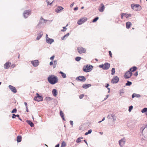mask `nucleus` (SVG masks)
Listing matches in <instances>:
<instances>
[{
	"label": "nucleus",
	"mask_w": 147,
	"mask_h": 147,
	"mask_svg": "<svg viewBox=\"0 0 147 147\" xmlns=\"http://www.w3.org/2000/svg\"><path fill=\"white\" fill-rule=\"evenodd\" d=\"M48 80L50 84H54L58 82V79L57 76L54 75H51L48 77Z\"/></svg>",
	"instance_id": "obj_1"
},
{
	"label": "nucleus",
	"mask_w": 147,
	"mask_h": 147,
	"mask_svg": "<svg viewBox=\"0 0 147 147\" xmlns=\"http://www.w3.org/2000/svg\"><path fill=\"white\" fill-rule=\"evenodd\" d=\"M131 8L135 11H139L142 9L141 7L138 4H133L131 5Z\"/></svg>",
	"instance_id": "obj_2"
},
{
	"label": "nucleus",
	"mask_w": 147,
	"mask_h": 147,
	"mask_svg": "<svg viewBox=\"0 0 147 147\" xmlns=\"http://www.w3.org/2000/svg\"><path fill=\"white\" fill-rule=\"evenodd\" d=\"M93 68V66L90 65H86V66L84 67L83 70L85 72H88L90 71Z\"/></svg>",
	"instance_id": "obj_3"
},
{
	"label": "nucleus",
	"mask_w": 147,
	"mask_h": 147,
	"mask_svg": "<svg viewBox=\"0 0 147 147\" xmlns=\"http://www.w3.org/2000/svg\"><path fill=\"white\" fill-rule=\"evenodd\" d=\"M77 50L80 54L85 53L86 51V50L85 48L81 46L77 47Z\"/></svg>",
	"instance_id": "obj_4"
},
{
	"label": "nucleus",
	"mask_w": 147,
	"mask_h": 147,
	"mask_svg": "<svg viewBox=\"0 0 147 147\" xmlns=\"http://www.w3.org/2000/svg\"><path fill=\"white\" fill-rule=\"evenodd\" d=\"M99 67L104 70H107L110 67V64L107 63H105L104 64L100 65Z\"/></svg>",
	"instance_id": "obj_5"
},
{
	"label": "nucleus",
	"mask_w": 147,
	"mask_h": 147,
	"mask_svg": "<svg viewBox=\"0 0 147 147\" xmlns=\"http://www.w3.org/2000/svg\"><path fill=\"white\" fill-rule=\"evenodd\" d=\"M31 11L30 10H26L24 11L23 13V15L24 18H27L30 15Z\"/></svg>",
	"instance_id": "obj_6"
},
{
	"label": "nucleus",
	"mask_w": 147,
	"mask_h": 147,
	"mask_svg": "<svg viewBox=\"0 0 147 147\" xmlns=\"http://www.w3.org/2000/svg\"><path fill=\"white\" fill-rule=\"evenodd\" d=\"M125 141L126 140L125 138H122L119 141V143L121 147H123L124 146Z\"/></svg>",
	"instance_id": "obj_7"
},
{
	"label": "nucleus",
	"mask_w": 147,
	"mask_h": 147,
	"mask_svg": "<svg viewBox=\"0 0 147 147\" xmlns=\"http://www.w3.org/2000/svg\"><path fill=\"white\" fill-rule=\"evenodd\" d=\"M76 80L81 82H84L86 80V78L83 76H79L76 78Z\"/></svg>",
	"instance_id": "obj_8"
},
{
	"label": "nucleus",
	"mask_w": 147,
	"mask_h": 147,
	"mask_svg": "<svg viewBox=\"0 0 147 147\" xmlns=\"http://www.w3.org/2000/svg\"><path fill=\"white\" fill-rule=\"evenodd\" d=\"M37 96L35 97L34 100L37 101H40L42 100L43 98L42 96L39 95L38 93H36Z\"/></svg>",
	"instance_id": "obj_9"
},
{
	"label": "nucleus",
	"mask_w": 147,
	"mask_h": 147,
	"mask_svg": "<svg viewBox=\"0 0 147 147\" xmlns=\"http://www.w3.org/2000/svg\"><path fill=\"white\" fill-rule=\"evenodd\" d=\"M119 80V78L117 76L114 77L111 80V83L113 84H116L117 83Z\"/></svg>",
	"instance_id": "obj_10"
},
{
	"label": "nucleus",
	"mask_w": 147,
	"mask_h": 147,
	"mask_svg": "<svg viewBox=\"0 0 147 147\" xmlns=\"http://www.w3.org/2000/svg\"><path fill=\"white\" fill-rule=\"evenodd\" d=\"M132 74V73L129 71H127L125 73V79H128L131 77Z\"/></svg>",
	"instance_id": "obj_11"
},
{
	"label": "nucleus",
	"mask_w": 147,
	"mask_h": 147,
	"mask_svg": "<svg viewBox=\"0 0 147 147\" xmlns=\"http://www.w3.org/2000/svg\"><path fill=\"white\" fill-rule=\"evenodd\" d=\"M105 8V7L103 3H101L99 6L98 9L100 12H103Z\"/></svg>",
	"instance_id": "obj_12"
},
{
	"label": "nucleus",
	"mask_w": 147,
	"mask_h": 147,
	"mask_svg": "<svg viewBox=\"0 0 147 147\" xmlns=\"http://www.w3.org/2000/svg\"><path fill=\"white\" fill-rule=\"evenodd\" d=\"M63 9V8L62 7L58 6L55 8V11L56 12L59 13L61 12Z\"/></svg>",
	"instance_id": "obj_13"
},
{
	"label": "nucleus",
	"mask_w": 147,
	"mask_h": 147,
	"mask_svg": "<svg viewBox=\"0 0 147 147\" xmlns=\"http://www.w3.org/2000/svg\"><path fill=\"white\" fill-rule=\"evenodd\" d=\"M31 63L34 66L36 67L39 65V61L38 60H35L31 61Z\"/></svg>",
	"instance_id": "obj_14"
},
{
	"label": "nucleus",
	"mask_w": 147,
	"mask_h": 147,
	"mask_svg": "<svg viewBox=\"0 0 147 147\" xmlns=\"http://www.w3.org/2000/svg\"><path fill=\"white\" fill-rule=\"evenodd\" d=\"M9 88L13 92L16 93L17 92V91L16 88L13 86L9 85Z\"/></svg>",
	"instance_id": "obj_15"
},
{
	"label": "nucleus",
	"mask_w": 147,
	"mask_h": 147,
	"mask_svg": "<svg viewBox=\"0 0 147 147\" xmlns=\"http://www.w3.org/2000/svg\"><path fill=\"white\" fill-rule=\"evenodd\" d=\"M11 65V63L10 62L8 61L4 65V68L6 69H8Z\"/></svg>",
	"instance_id": "obj_16"
},
{
	"label": "nucleus",
	"mask_w": 147,
	"mask_h": 147,
	"mask_svg": "<svg viewBox=\"0 0 147 147\" xmlns=\"http://www.w3.org/2000/svg\"><path fill=\"white\" fill-rule=\"evenodd\" d=\"M86 20L87 19H80L78 20L77 23L78 25H80L85 22Z\"/></svg>",
	"instance_id": "obj_17"
},
{
	"label": "nucleus",
	"mask_w": 147,
	"mask_h": 147,
	"mask_svg": "<svg viewBox=\"0 0 147 147\" xmlns=\"http://www.w3.org/2000/svg\"><path fill=\"white\" fill-rule=\"evenodd\" d=\"M121 18H127L131 16V14H127V13H122L121 15Z\"/></svg>",
	"instance_id": "obj_18"
},
{
	"label": "nucleus",
	"mask_w": 147,
	"mask_h": 147,
	"mask_svg": "<svg viewBox=\"0 0 147 147\" xmlns=\"http://www.w3.org/2000/svg\"><path fill=\"white\" fill-rule=\"evenodd\" d=\"M140 130L141 132L142 133H143L144 132H145V131H147V126H143L140 129Z\"/></svg>",
	"instance_id": "obj_19"
},
{
	"label": "nucleus",
	"mask_w": 147,
	"mask_h": 147,
	"mask_svg": "<svg viewBox=\"0 0 147 147\" xmlns=\"http://www.w3.org/2000/svg\"><path fill=\"white\" fill-rule=\"evenodd\" d=\"M91 86V85L90 84H84L82 85V88L84 89H87L89 87H90Z\"/></svg>",
	"instance_id": "obj_20"
},
{
	"label": "nucleus",
	"mask_w": 147,
	"mask_h": 147,
	"mask_svg": "<svg viewBox=\"0 0 147 147\" xmlns=\"http://www.w3.org/2000/svg\"><path fill=\"white\" fill-rule=\"evenodd\" d=\"M46 40L47 43L50 44H51L54 41L53 39L50 38H47Z\"/></svg>",
	"instance_id": "obj_21"
},
{
	"label": "nucleus",
	"mask_w": 147,
	"mask_h": 147,
	"mask_svg": "<svg viewBox=\"0 0 147 147\" xmlns=\"http://www.w3.org/2000/svg\"><path fill=\"white\" fill-rule=\"evenodd\" d=\"M141 96L140 94L136 93H134L132 95V98H134V97L140 98Z\"/></svg>",
	"instance_id": "obj_22"
},
{
	"label": "nucleus",
	"mask_w": 147,
	"mask_h": 147,
	"mask_svg": "<svg viewBox=\"0 0 147 147\" xmlns=\"http://www.w3.org/2000/svg\"><path fill=\"white\" fill-rule=\"evenodd\" d=\"M137 67L136 66H133L131 67V68L129 70V71H130L132 72H134L137 69Z\"/></svg>",
	"instance_id": "obj_23"
},
{
	"label": "nucleus",
	"mask_w": 147,
	"mask_h": 147,
	"mask_svg": "<svg viewBox=\"0 0 147 147\" xmlns=\"http://www.w3.org/2000/svg\"><path fill=\"white\" fill-rule=\"evenodd\" d=\"M52 94L53 95L55 96H56L57 95V92L56 89H54L53 90Z\"/></svg>",
	"instance_id": "obj_24"
},
{
	"label": "nucleus",
	"mask_w": 147,
	"mask_h": 147,
	"mask_svg": "<svg viewBox=\"0 0 147 147\" xmlns=\"http://www.w3.org/2000/svg\"><path fill=\"white\" fill-rule=\"evenodd\" d=\"M43 35V32H41L38 35V36L36 38V39L38 40H39L42 37Z\"/></svg>",
	"instance_id": "obj_25"
},
{
	"label": "nucleus",
	"mask_w": 147,
	"mask_h": 147,
	"mask_svg": "<svg viewBox=\"0 0 147 147\" xmlns=\"http://www.w3.org/2000/svg\"><path fill=\"white\" fill-rule=\"evenodd\" d=\"M131 24L130 22H127L126 23V28H127L129 29V28L131 26Z\"/></svg>",
	"instance_id": "obj_26"
},
{
	"label": "nucleus",
	"mask_w": 147,
	"mask_h": 147,
	"mask_svg": "<svg viewBox=\"0 0 147 147\" xmlns=\"http://www.w3.org/2000/svg\"><path fill=\"white\" fill-rule=\"evenodd\" d=\"M22 140V137L20 136H18L17 137V141L18 142H20Z\"/></svg>",
	"instance_id": "obj_27"
},
{
	"label": "nucleus",
	"mask_w": 147,
	"mask_h": 147,
	"mask_svg": "<svg viewBox=\"0 0 147 147\" xmlns=\"http://www.w3.org/2000/svg\"><path fill=\"white\" fill-rule=\"evenodd\" d=\"M83 138L82 137L78 138L76 140V142L77 143H79L82 141L81 140L83 139Z\"/></svg>",
	"instance_id": "obj_28"
},
{
	"label": "nucleus",
	"mask_w": 147,
	"mask_h": 147,
	"mask_svg": "<svg viewBox=\"0 0 147 147\" xmlns=\"http://www.w3.org/2000/svg\"><path fill=\"white\" fill-rule=\"evenodd\" d=\"M47 5H51L53 2V0H46Z\"/></svg>",
	"instance_id": "obj_29"
},
{
	"label": "nucleus",
	"mask_w": 147,
	"mask_h": 147,
	"mask_svg": "<svg viewBox=\"0 0 147 147\" xmlns=\"http://www.w3.org/2000/svg\"><path fill=\"white\" fill-rule=\"evenodd\" d=\"M27 122L28 124L30 125L31 127H32L34 126V124L30 121L28 120Z\"/></svg>",
	"instance_id": "obj_30"
},
{
	"label": "nucleus",
	"mask_w": 147,
	"mask_h": 147,
	"mask_svg": "<svg viewBox=\"0 0 147 147\" xmlns=\"http://www.w3.org/2000/svg\"><path fill=\"white\" fill-rule=\"evenodd\" d=\"M57 60H54L53 61V67L54 68H55L57 64Z\"/></svg>",
	"instance_id": "obj_31"
},
{
	"label": "nucleus",
	"mask_w": 147,
	"mask_h": 147,
	"mask_svg": "<svg viewBox=\"0 0 147 147\" xmlns=\"http://www.w3.org/2000/svg\"><path fill=\"white\" fill-rule=\"evenodd\" d=\"M132 82H131L127 81V82L125 84L126 86H130L132 84Z\"/></svg>",
	"instance_id": "obj_32"
},
{
	"label": "nucleus",
	"mask_w": 147,
	"mask_h": 147,
	"mask_svg": "<svg viewBox=\"0 0 147 147\" xmlns=\"http://www.w3.org/2000/svg\"><path fill=\"white\" fill-rule=\"evenodd\" d=\"M60 114L61 116L62 117L63 119L64 120V118L63 116V113L61 111H60Z\"/></svg>",
	"instance_id": "obj_33"
},
{
	"label": "nucleus",
	"mask_w": 147,
	"mask_h": 147,
	"mask_svg": "<svg viewBox=\"0 0 147 147\" xmlns=\"http://www.w3.org/2000/svg\"><path fill=\"white\" fill-rule=\"evenodd\" d=\"M124 92V90L123 89H122L121 90H119V94L121 96H122Z\"/></svg>",
	"instance_id": "obj_34"
},
{
	"label": "nucleus",
	"mask_w": 147,
	"mask_h": 147,
	"mask_svg": "<svg viewBox=\"0 0 147 147\" xmlns=\"http://www.w3.org/2000/svg\"><path fill=\"white\" fill-rule=\"evenodd\" d=\"M92 132V129H89V130H88V132L85 133V135H88V134H90Z\"/></svg>",
	"instance_id": "obj_35"
},
{
	"label": "nucleus",
	"mask_w": 147,
	"mask_h": 147,
	"mask_svg": "<svg viewBox=\"0 0 147 147\" xmlns=\"http://www.w3.org/2000/svg\"><path fill=\"white\" fill-rule=\"evenodd\" d=\"M115 69L114 68H112V70H111V74L112 75H113L115 74Z\"/></svg>",
	"instance_id": "obj_36"
},
{
	"label": "nucleus",
	"mask_w": 147,
	"mask_h": 147,
	"mask_svg": "<svg viewBox=\"0 0 147 147\" xmlns=\"http://www.w3.org/2000/svg\"><path fill=\"white\" fill-rule=\"evenodd\" d=\"M81 59V57H77L75 58V59L76 61H78L80 60Z\"/></svg>",
	"instance_id": "obj_37"
},
{
	"label": "nucleus",
	"mask_w": 147,
	"mask_h": 147,
	"mask_svg": "<svg viewBox=\"0 0 147 147\" xmlns=\"http://www.w3.org/2000/svg\"><path fill=\"white\" fill-rule=\"evenodd\" d=\"M143 113L146 112H147V108H144L143 109H142L141 111Z\"/></svg>",
	"instance_id": "obj_38"
},
{
	"label": "nucleus",
	"mask_w": 147,
	"mask_h": 147,
	"mask_svg": "<svg viewBox=\"0 0 147 147\" xmlns=\"http://www.w3.org/2000/svg\"><path fill=\"white\" fill-rule=\"evenodd\" d=\"M113 115L112 114H110L108 115L107 116V118L109 119H111L112 118V117H113Z\"/></svg>",
	"instance_id": "obj_39"
},
{
	"label": "nucleus",
	"mask_w": 147,
	"mask_h": 147,
	"mask_svg": "<svg viewBox=\"0 0 147 147\" xmlns=\"http://www.w3.org/2000/svg\"><path fill=\"white\" fill-rule=\"evenodd\" d=\"M133 107L132 105H131V106H130L129 107L128 111L129 112H130L131 111L132 109H133Z\"/></svg>",
	"instance_id": "obj_40"
},
{
	"label": "nucleus",
	"mask_w": 147,
	"mask_h": 147,
	"mask_svg": "<svg viewBox=\"0 0 147 147\" xmlns=\"http://www.w3.org/2000/svg\"><path fill=\"white\" fill-rule=\"evenodd\" d=\"M16 111H17V109H16V108L15 109H13V110L11 111V113H16Z\"/></svg>",
	"instance_id": "obj_41"
},
{
	"label": "nucleus",
	"mask_w": 147,
	"mask_h": 147,
	"mask_svg": "<svg viewBox=\"0 0 147 147\" xmlns=\"http://www.w3.org/2000/svg\"><path fill=\"white\" fill-rule=\"evenodd\" d=\"M84 96V95L83 94H82L80 95L79 96L80 98V99H82L83 97Z\"/></svg>",
	"instance_id": "obj_42"
},
{
	"label": "nucleus",
	"mask_w": 147,
	"mask_h": 147,
	"mask_svg": "<svg viewBox=\"0 0 147 147\" xmlns=\"http://www.w3.org/2000/svg\"><path fill=\"white\" fill-rule=\"evenodd\" d=\"M112 118L113 119V121H115L116 120V118L115 116L114 115H113V117H112Z\"/></svg>",
	"instance_id": "obj_43"
},
{
	"label": "nucleus",
	"mask_w": 147,
	"mask_h": 147,
	"mask_svg": "<svg viewBox=\"0 0 147 147\" xmlns=\"http://www.w3.org/2000/svg\"><path fill=\"white\" fill-rule=\"evenodd\" d=\"M59 73L61 74H62V76L63 78H64V75L63 72L61 71H60Z\"/></svg>",
	"instance_id": "obj_44"
},
{
	"label": "nucleus",
	"mask_w": 147,
	"mask_h": 147,
	"mask_svg": "<svg viewBox=\"0 0 147 147\" xmlns=\"http://www.w3.org/2000/svg\"><path fill=\"white\" fill-rule=\"evenodd\" d=\"M55 57V56L53 55L50 58V59L51 60H53Z\"/></svg>",
	"instance_id": "obj_45"
},
{
	"label": "nucleus",
	"mask_w": 147,
	"mask_h": 147,
	"mask_svg": "<svg viewBox=\"0 0 147 147\" xmlns=\"http://www.w3.org/2000/svg\"><path fill=\"white\" fill-rule=\"evenodd\" d=\"M69 122L71 125L72 126L73 125V121H70Z\"/></svg>",
	"instance_id": "obj_46"
},
{
	"label": "nucleus",
	"mask_w": 147,
	"mask_h": 147,
	"mask_svg": "<svg viewBox=\"0 0 147 147\" xmlns=\"http://www.w3.org/2000/svg\"><path fill=\"white\" fill-rule=\"evenodd\" d=\"M109 53L110 56L111 57H112V53H111V51H109Z\"/></svg>",
	"instance_id": "obj_47"
},
{
	"label": "nucleus",
	"mask_w": 147,
	"mask_h": 147,
	"mask_svg": "<svg viewBox=\"0 0 147 147\" xmlns=\"http://www.w3.org/2000/svg\"><path fill=\"white\" fill-rule=\"evenodd\" d=\"M61 147H64V142L62 143Z\"/></svg>",
	"instance_id": "obj_48"
},
{
	"label": "nucleus",
	"mask_w": 147,
	"mask_h": 147,
	"mask_svg": "<svg viewBox=\"0 0 147 147\" xmlns=\"http://www.w3.org/2000/svg\"><path fill=\"white\" fill-rule=\"evenodd\" d=\"M98 20V19H93L92 22H95Z\"/></svg>",
	"instance_id": "obj_49"
},
{
	"label": "nucleus",
	"mask_w": 147,
	"mask_h": 147,
	"mask_svg": "<svg viewBox=\"0 0 147 147\" xmlns=\"http://www.w3.org/2000/svg\"><path fill=\"white\" fill-rule=\"evenodd\" d=\"M16 115L14 114H13V115H12V118H15L16 117Z\"/></svg>",
	"instance_id": "obj_50"
},
{
	"label": "nucleus",
	"mask_w": 147,
	"mask_h": 147,
	"mask_svg": "<svg viewBox=\"0 0 147 147\" xmlns=\"http://www.w3.org/2000/svg\"><path fill=\"white\" fill-rule=\"evenodd\" d=\"M69 35V33H67V34L65 35V37H67Z\"/></svg>",
	"instance_id": "obj_51"
},
{
	"label": "nucleus",
	"mask_w": 147,
	"mask_h": 147,
	"mask_svg": "<svg viewBox=\"0 0 147 147\" xmlns=\"http://www.w3.org/2000/svg\"><path fill=\"white\" fill-rule=\"evenodd\" d=\"M109 97V95H107L105 98H104V100H105L106 99H107Z\"/></svg>",
	"instance_id": "obj_52"
},
{
	"label": "nucleus",
	"mask_w": 147,
	"mask_h": 147,
	"mask_svg": "<svg viewBox=\"0 0 147 147\" xmlns=\"http://www.w3.org/2000/svg\"><path fill=\"white\" fill-rule=\"evenodd\" d=\"M15 66H16L14 64H13L11 65L10 67H11L12 68H13V67H14Z\"/></svg>",
	"instance_id": "obj_53"
},
{
	"label": "nucleus",
	"mask_w": 147,
	"mask_h": 147,
	"mask_svg": "<svg viewBox=\"0 0 147 147\" xmlns=\"http://www.w3.org/2000/svg\"><path fill=\"white\" fill-rule=\"evenodd\" d=\"M117 20H116V21H117V22L118 23H120L121 22L120 21H119V19H116Z\"/></svg>",
	"instance_id": "obj_54"
},
{
	"label": "nucleus",
	"mask_w": 147,
	"mask_h": 147,
	"mask_svg": "<svg viewBox=\"0 0 147 147\" xmlns=\"http://www.w3.org/2000/svg\"><path fill=\"white\" fill-rule=\"evenodd\" d=\"M78 9V7H75L74 8V10L75 11L77 10Z\"/></svg>",
	"instance_id": "obj_55"
},
{
	"label": "nucleus",
	"mask_w": 147,
	"mask_h": 147,
	"mask_svg": "<svg viewBox=\"0 0 147 147\" xmlns=\"http://www.w3.org/2000/svg\"><path fill=\"white\" fill-rule=\"evenodd\" d=\"M53 61H51L50 63V65H53Z\"/></svg>",
	"instance_id": "obj_56"
},
{
	"label": "nucleus",
	"mask_w": 147,
	"mask_h": 147,
	"mask_svg": "<svg viewBox=\"0 0 147 147\" xmlns=\"http://www.w3.org/2000/svg\"><path fill=\"white\" fill-rule=\"evenodd\" d=\"M24 105H25V106L26 107H28V106H27V103L26 102H25L24 103Z\"/></svg>",
	"instance_id": "obj_57"
},
{
	"label": "nucleus",
	"mask_w": 147,
	"mask_h": 147,
	"mask_svg": "<svg viewBox=\"0 0 147 147\" xmlns=\"http://www.w3.org/2000/svg\"><path fill=\"white\" fill-rule=\"evenodd\" d=\"M138 75V72H136L135 74H134V75L136 76H137Z\"/></svg>",
	"instance_id": "obj_58"
},
{
	"label": "nucleus",
	"mask_w": 147,
	"mask_h": 147,
	"mask_svg": "<svg viewBox=\"0 0 147 147\" xmlns=\"http://www.w3.org/2000/svg\"><path fill=\"white\" fill-rule=\"evenodd\" d=\"M109 86V84H106V86H105V87L106 88H108V86Z\"/></svg>",
	"instance_id": "obj_59"
},
{
	"label": "nucleus",
	"mask_w": 147,
	"mask_h": 147,
	"mask_svg": "<svg viewBox=\"0 0 147 147\" xmlns=\"http://www.w3.org/2000/svg\"><path fill=\"white\" fill-rule=\"evenodd\" d=\"M74 5V3H73L71 5L70 7H72Z\"/></svg>",
	"instance_id": "obj_60"
},
{
	"label": "nucleus",
	"mask_w": 147,
	"mask_h": 147,
	"mask_svg": "<svg viewBox=\"0 0 147 147\" xmlns=\"http://www.w3.org/2000/svg\"><path fill=\"white\" fill-rule=\"evenodd\" d=\"M84 141L86 144L88 145V143L85 140H84Z\"/></svg>",
	"instance_id": "obj_61"
},
{
	"label": "nucleus",
	"mask_w": 147,
	"mask_h": 147,
	"mask_svg": "<svg viewBox=\"0 0 147 147\" xmlns=\"http://www.w3.org/2000/svg\"><path fill=\"white\" fill-rule=\"evenodd\" d=\"M55 147H59V144H57L55 146Z\"/></svg>",
	"instance_id": "obj_62"
},
{
	"label": "nucleus",
	"mask_w": 147,
	"mask_h": 147,
	"mask_svg": "<svg viewBox=\"0 0 147 147\" xmlns=\"http://www.w3.org/2000/svg\"><path fill=\"white\" fill-rule=\"evenodd\" d=\"M26 111L27 112H28V107H26Z\"/></svg>",
	"instance_id": "obj_63"
},
{
	"label": "nucleus",
	"mask_w": 147,
	"mask_h": 147,
	"mask_svg": "<svg viewBox=\"0 0 147 147\" xmlns=\"http://www.w3.org/2000/svg\"><path fill=\"white\" fill-rule=\"evenodd\" d=\"M105 119V117H104L102 119V120H101L102 121H104Z\"/></svg>",
	"instance_id": "obj_64"
}]
</instances>
